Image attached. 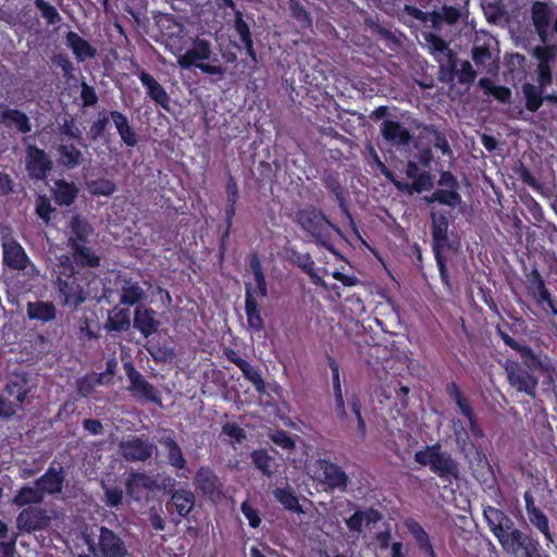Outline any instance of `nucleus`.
Here are the masks:
<instances>
[{"label": "nucleus", "mask_w": 557, "mask_h": 557, "mask_svg": "<svg viewBox=\"0 0 557 557\" xmlns=\"http://www.w3.org/2000/svg\"><path fill=\"white\" fill-rule=\"evenodd\" d=\"M483 518L502 549L513 557H550L539 539L516 528L513 520L499 508L483 507Z\"/></svg>", "instance_id": "f257e3e1"}, {"label": "nucleus", "mask_w": 557, "mask_h": 557, "mask_svg": "<svg viewBox=\"0 0 557 557\" xmlns=\"http://www.w3.org/2000/svg\"><path fill=\"white\" fill-rule=\"evenodd\" d=\"M53 286L59 304L76 310L88 298V292L79 283L78 272L69 256H61L53 267Z\"/></svg>", "instance_id": "f03ea898"}, {"label": "nucleus", "mask_w": 557, "mask_h": 557, "mask_svg": "<svg viewBox=\"0 0 557 557\" xmlns=\"http://www.w3.org/2000/svg\"><path fill=\"white\" fill-rule=\"evenodd\" d=\"M294 221L312 237L317 245L333 250L332 232L341 233V230L326 218L322 210L314 206L300 208L295 212Z\"/></svg>", "instance_id": "7ed1b4c3"}, {"label": "nucleus", "mask_w": 557, "mask_h": 557, "mask_svg": "<svg viewBox=\"0 0 557 557\" xmlns=\"http://www.w3.org/2000/svg\"><path fill=\"white\" fill-rule=\"evenodd\" d=\"M414 461L422 467H429L431 472L444 482L451 483L460 479L459 462L449 451L444 450L440 443L426 445L423 449L417 450Z\"/></svg>", "instance_id": "20e7f679"}, {"label": "nucleus", "mask_w": 557, "mask_h": 557, "mask_svg": "<svg viewBox=\"0 0 557 557\" xmlns=\"http://www.w3.org/2000/svg\"><path fill=\"white\" fill-rule=\"evenodd\" d=\"M211 54V42L197 37L193 40L191 47L187 49L184 54L178 57L177 63L184 70L196 67L203 74L223 77L226 73V69L221 64H214V62L219 61L218 58H214L212 63L205 62L210 60Z\"/></svg>", "instance_id": "39448f33"}, {"label": "nucleus", "mask_w": 557, "mask_h": 557, "mask_svg": "<svg viewBox=\"0 0 557 557\" xmlns=\"http://www.w3.org/2000/svg\"><path fill=\"white\" fill-rule=\"evenodd\" d=\"M405 174L407 178L412 180L411 183L398 181L394 173L392 180H388L400 191L421 194L434 187V176L432 173L426 170L420 171L419 163L414 159L407 161Z\"/></svg>", "instance_id": "423d86ee"}, {"label": "nucleus", "mask_w": 557, "mask_h": 557, "mask_svg": "<svg viewBox=\"0 0 557 557\" xmlns=\"http://www.w3.org/2000/svg\"><path fill=\"white\" fill-rule=\"evenodd\" d=\"M502 321L503 324L496 325V334L500 337L506 346L515 350L520 356L521 361L519 363L524 366L527 369L532 370L533 372L545 371L547 367L541 359L540 355L535 354L529 345L520 344L513 337H511L503 327L511 331L512 325H510L504 319H502Z\"/></svg>", "instance_id": "0eeeda50"}, {"label": "nucleus", "mask_w": 557, "mask_h": 557, "mask_svg": "<svg viewBox=\"0 0 557 557\" xmlns=\"http://www.w3.org/2000/svg\"><path fill=\"white\" fill-rule=\"evenodd\" d=\"M2 264L12 271H25L33 265L24 247L11 235L1 237Z\"/></svg>", "instance_id": "6e6552de"}, {"label": "nucleus", "mask_w": 557, "mask_h": 557, "mask_svg": "<svg viewBox=\"0 0 557 557\" xmlns=\"http://www.w3.org/2000/svg\"><path fill=\"white\" fill-rule=\"evenodd\" d=\"M506 372L509 384L520 393H525L531 397H535V392L539 385V379L530 369L521 366L519 361L507 363Z\"/></svg>", "instance_id": "1a4fd4ad"}, {"label": "nucleus", "mask_w": 557, "mask_h": 557, "mask_svg": "<svg viewBox=\"0 0 557 557\" xmlns=\"http://www.w3.org/2000/svg\"><path fill=\"white\" fill-rule=\"evenodd\" d=\"M317 468L321 471L320 482L326 491L344 492L348 487L349 476L338 465L329 459L319 458L315 461Z\"/></svg>", "instance_id": "9d476101"}, {"label": "nucleus", "mask_w": 557, "mask_h": 557, "mask_svg": "<svg viewBox=\"0 0 557 557\" xmlns=\"http://www.w3.org/2000/svg\"><path fill=\"white\" fill-rule=\"evenodd\" d=\"M25 152V166L30 178L36 181L46 180L53 168L48 153L36 145H28Z\"/></svg>", "instance_id": "9b49d317"}, {"label": "nucleus", "mask_w": 557, "mask_h": 557, "mask_svg": "<svg viewBox=\"0 0 557 557\" xmlns=\"http://www.w3.org/2000/svg\"><path fill=\"white\" fill-rule=\"evenodd\" d=\"M51 523L47 509L28 506L21 510L16 518V527L21 532L35 533L46 530Z\"/></svg>", "instance_id": "f8f14e48"}, {"label": "nucleus", "mask_w": 557, "mask_h": 557, "mask_svg": "<svg viewBox=\"0 0 557 557\" xmlns=\"http://www.w3.org/2000/svg\"><path fill=\"white\" fill-rule=\"evenodd\" d=\"M120 449L127 461H147L152 457L156 445L145 435L131 436L120 443Z\"/></svg>", "instance_id": "ddd939ff"}, {"label": "nucleus", "mask_w": 557, "mask_h": 557, "mask_svg": "<svg viewBox=\"0 0 557 557\" xmlns=\"http://www.w3.org/2000/svg\"><path fill=\"white\" fill-rule=\"evenodd\" d=\"M224 356L243 372L244 377L253 385L259 394H267V383L259 367L250 364L233 348H225Z\"/></svg>", "instance_id": "4468645a"}, {"label": "nucleus", "mask_w": 557, "mask_h": 557, "mask_svg": "<svg viewBox=\"0 0 557 557\" xmlns=\"http://www.w3.org/2000/svg\"><path fill=\"white\" fill-rule=\"evenodd\" d=\"M322 184L323 186L329 189L335 197V200L344 214V216L347 219L350 227L352 231L358 235V237L361 239L360 234L358 233L357 225L355 223L354 216L349 210L347 199H346V191L345 188L342 186L338 174L333 172H326L322 176Z\"/></svg>", "instance_id": "2eb2a0df"}, {"label": "nucleus", "mask_w": 557, "mask_h": 557, "mask_svg": "<svg viewBox=\"0 0 557 557\" xmlns=\"http://www.w3.org/2000/svg\"><path fill=\"white\" fill-rule=\"evenodd\" d=\"M97 547L101 557H126L128 555L124 541L107 527L99 529Z\"/></svg>", "instance_id": "dca6fc26"}, {"label": "nucleus", "mask_w": 557, "mask_h": 557, "mask_svg": "<svg viewBox=\"0 0 557 557\" xmlns=\"http://www.w3.org/2000/svg\"><path fill=\"white\" fill-rule=\"evenodd\" d=\"M380 133L388 145L396 148L407 147L412 140L410 131L404 124L394 120L383 121Z\"/></svg>", "instance_id": "f3484780"}, {"label": "nucleus", "mask_w": 557, "mask_h": 557, "mask_svg": "<svg viewBox=\"0 0 557 557\" xmlns=\"http://www.w3.org/2000/svg\"><path fill=\"white\" fill-rule=\"evenodd\" d=\"M431 235L433 251H445L454 249L448 238L449 221L444 212L431 214Z\"/></svg>", "instance_id": "a211bd4d"}, {"label": "nucleus", "mask_w": 557, "mask_h": 557, "mask_svg": "<svg viewBox=\"0 0 557 557\" xmlns=\"http://www.w3.org/2000/svg\"><path fill=\"white\" fill-rule=\"evenodd\" d=\"M0 125L5 128H15L21 134L32 132V123L28 115L16 108H11L0 102Z\"/></svg>", "instance_id": "6ab92c4d"}, {"label": "nucleus", "mask_w": 557, "mask_h": 557, "mask_svg": "<svg viewBox=\"0 0 557 557\" xmlns=\"http://www.w3.org/2000/svg\"><path fill=\"white\" fill-rule=\"evenodd\" d=\"M194 484L206 497H219L221 494L222 483L214 470L208 466H201L196 471Z\"/></svg>", "instance_id": "aec40b11"}, {"label": "nucleus", "mask_w": 557, "mask_h": 557, "mask_svg": "<svg viewBox=\"0 0 557 557\" xmlns=\"http://www.w3.org/2000/svg\"><path fill=\"white\" fill-rule=\"evenodd\" d=\"M133 325L145 338L150 337L160 326L157 311L151 307L137 306L134 310Z\"/></svg>", "instance_id": "412c9836"}, {"label": "nucleus", "mask_w": 557, "mask_h": 557, "mask_svg": "<svg viewBox=\"0 0 557 557\" xmlns=\"http://www.w3.org/2000/svg\"><path fill=\"white\" fill-rule=\"evenodd\" d=\"M69 250L71 263L75 269H96L101 264V257L87 244H74Z\"/></svg>", "instance_id": "4be33fe9"}, {"label": "nucleus", "mask_w": 557, "mask_h": 557, "mask_svg": "<svg viewBox=\"0 0 557 557\" xmlns=\"http://www.w3.org/2000/svg\"><path fill=\"white\" fill-rule=\"evenodd\" d=\"M196 505V496L188 488H175L171 492L168 509L176 512L180 518L189 520V513Z\"/></svg>", "instance_id": "5701e85b"}, {"label": "nucleus", "mask_w": 557, "mask_h": 557, "mask_svg": "<svg viewBox=\"0 0 557 557\" xmlns=\"http://www.w3.org/2000/svg\"><path fill=\"white\" fill-rule=\"evenodd\" d=\"M525 503V510L530 523L536 528L547 541L553 542V536L549 530V522L547 516L535 505L534 496L531 491H525L523 494Z\"/></svg>", "instance_id": "b1692460"}, {"label": "nucleus", "mask_w": 557, "mask_h": 557, "mask_svg": "<svg viewBox=\"0 0 557 557\" xmlns=\"http://www.w3.org/2000/svg\"><path fill=\"white\" fill-rule=\"evenodd\" d=\"M245 312L248 327L255 332H261L264 329V321L261 315L260 305L257 301L250 283L245 284Z\"/></svg>", "instance_id": "393cba45"}, {"label": "nucleus", "mask_w": 557, "mask_h": 557, "mask_svg": "<svg viewBox=\"0 0 557 557\" xmlns=\"http://www.w3.org/2000/svg\"><path fill=\"white\" fill-rule=\"evenodd\" d=\"M404 525L412 535L418 550L426 557H438L431 542L430 535L424 528L413 518H407Z\"/></svg>", "instance_id": "a878e982"}, {"label": "nucleus", "mask_w": 557, "mask_h": 557, "mask_svg": "<svg viewBox=\"0 0 557 557\" xmlns=\"http://www.w3.org/2000/svg\"><path fill=\"white\" fill-rule=\"evenodd\" d=\"M58 165L65 170H74L85 162L84 152L74 143L63 140L57 147Z\"/></svg>", "instance_id": "bb28decb"}, {"label": "nucleus", "mask_w": 557, "mask_h": 557, "mask_svg": "<svg viewBox=\"0 0 557 557\" xmlns=\"http://www.w3.org/2000/svg\"><path fill=\"white\" fill-rule=\"evenodd\" d=\"M137 77L146 88L147 95L162 109L170 110V97L164 87L158 83L152 75L141 70L137 73Z\"/></svg>", "instance_id": "cd10ccee"}, {"label": "nucleus", "mask_w": 557, "mask_h": 557, "mask_svg": "<svg viewBox=\"0 0 557 557\" xmlns=\"http://www.w3.org/2000/svg\"><path fill=\"white\" fill-rule=\"evenodd\" d=\"M64 473L63 469H55L53 467H49L47 471L36 480V485L41 490L42 495H55L62 492L64 484Z\"/></svg>", "instance_id": "c85d7f7f"}, {"label": "nucleus", "mask_w": 557, "mask_h": 557, "mask_svg": "<svg viewBox=\"0 0 557 557\" xmlns=\"http://www.w3.org/2000/svg\"><path fill=\"white\" fill-rule=\"evenodd\" d=\"M146 299V290L139 282L132 277L123 280L120 289V304L128 307L140 306L139 304Z\"/></svg>", "instance_id": "c756f323"}, {"label": "nucleus", "mask_w": 557, "mask_h": 557, "mask_svg": "<svg viewBox=\"0 0 557 557\" xmlns=\"http://www.w3.org/2000/svg\"><path fill=\"white\" fill-rule=\"evenodd\" d=\"M78 188L74 182H67L65 180H57L54 187L51 191L53 201L60 207L72 206L77 196Z\"/></svg>", "instance_id": "7c9ffc66"}, {"label": "nucleus", "mask_w": 557, "mask_h": 557, "mask_svg": "<svg viewBox=\"0 0 557 557\" xmlns=\"http://www.w3.org/2000/svg\"><path fill=\"white\" fill-rule=\"evenodd\" d=\"M29 392L28 379L26 374H15L7 382L4 393L8 398L16 403V408L24 403Z\"/></svg>", "instance_id": "2f4dec72"}, {"label": "nucleus", "mask_w": 557, "mask_h": 557, "mask_svg": "<svg viewBox=\"0 0 557 557\" xmlns=\"http://www.w3.org/2000/svg\"><path fill=\"white\" fill-rule=\"evenodd\" d=\"M70 230L71 235L67 239V247L74 246V244H87L89 236L94 232L89 222L78 214L72 216Z\"/></svg>", "instance_id": "473e14b6"}, {"label": "nucleus", "mask_w": 557, "mask_h": 557, "mask_svg": "<svg viewBox=\"0 0 557 557\" xmlns=\"http://www.w3.org/2000/svg\"><path fill=\"white\" fill-rule=\"evenodd\" d=\"M128 391L136 398H143L159 406L162 404L160 392L153 384L148 382L144 375L136 380L134 383H131Z\"/></svg>", "instance_id": "72a5a7b5"}, {"label": "nucleus", "mask_w": 557, "mask_h": 557, "mask_svg": "<svg viewBox=\"0 0 557 557\" xmlns=\"http://www.w3.org/2000/svg\"><path fill=\"white\" fill-rule=\"evenodd\" d=\"M159 443L166 450L168 463L176 470L187 468V460L184 457L181 446L173 436H163Z\"/></svg>", "instance_id": "f704fd0d"}, {"label": "nucleus", "mask_w": 557, "mask_h": 557, "mask_svg": "<svg viewBox=\"0 0 557 557\" xmlns=\"http://www.w3.org/2000/svg\"><path fill=\"white\" fill-rule=\"evenodd\" d=\"M110 117L112 119L114 126L120 135L122 141L127 147H135L138 143L137 134L131 127L128 119L125 114L120 111L112 110L110 111Z\"/></svg>", "instance_id": "c9c22d12"}, {"label": "nucleus", "mask_w": 557, "mask_h": 557, "mask_svg": "<svg viewBox=\"0 0 557 557\" xmlns=\"http://www.w3.org/2000/svg\"><path fill=\"white\" fill-rule=\"evenodd\" d=\"M437 62L440 63V81L446 84L453 83L456 79L457 69L461 62L457 53L450 49L442 58H437Z\"/></svg>", "instance_id": "e433bc0d"}, {"label": "nucleus", "mask_w": 557, "mask_h": 557, "mask_svg": "<svg viewBox=\"0 0 557 557\" xmlns=\"http://www.w3.org/2000/svg\"><path fill=\"white\" fill-rule=\"evenodd\" d=\"M66 45L71 48L76 59L84 61L96 55V49L75 32L66 34Z\"/></svg>", "instance_id": "4c0bfd02"}, {"label": "nucleus", "mask_w": 557, "mask_h": 557, "mask_svg": "<svg viewBox=\"0 0 557 557\" xmlns=\"http://www.w3.org/2000/svg\"><path fill=\"white\" fill-rule=\"evenodd\" d=\"M131 326V312H129V309L127 308H114L106 323H104V329L108 331V332H125L129 329Z\"/></svg>", "instance_id": "58836bf2"}, {"label": "nucleus", "mask_w": 557, "mask_h": 557, "mask_svg": "<svg viewBox=\"0 0 557 557\" xmlns=\"http://www.w3.org/2000/svg\"><path fill=\"white\" fill-rule=\"evenodd\" d=\"M250 458L255 468L258 469L263 475L271 478L275 473V459L268 453L267 449L259 448L252 450Z\"/></svg>", "instance_id": "ea45409f"}, {"label": "nucleus", "mask_w": 557, "mask_h": 557, "mask_svg": "<svg viewBox=\"0 0 557 557\" xmlns=\"http://www.w3.org/2000/svg\"><path fill=\"white\" fill-rule=\"evenodd\" d=\"M550 9L547 3L536 1L532 5V21L541 37L546 35L550 23Z\"/></svg>", "instance_id": "a19ab883"}, {"label": "nucleus", "mask_w": 557, "mask_h": 557, "mask_svg": "<svg viewBox=\"0 0 557 557\" xmlns=\"http://www.w3.org/2000/svg\"><path fill=\"white\" fill-rule=\"evenodd\" d=\"M423 199L429 205L437 202L450 208H456L461 203V195L459 191L446 188H437L430 196H425Z\"/></svg>", "instance_id": "79ce46f5"}, {"label": "nucleus", "mask_w": 557, "mask_h": 557, "mask_svg": "<svg viewBox=\"0 0 557 557\" xmlns=\"http://www.w3.org/2000/svg\"><path fill=\"white\" fill-rule=\"evenodd\" d=\"M44 498L45 497L41 493V490L38 487V485H36V486L24 485L14 495V497L12 499V504L17 507H24L27 505L30 506L33 504L42 503Z\"/></svg>", "instance_id": "37998d69"}, {"label": "nucleus", "mask_w": 557, "mask_h": 557, "mask_svg": "<svg viewBox=\"0 0 557 557\" xmlns=\"http://www.w3.org/2000/svg\"><path fill=\"white\" fill-rule=\"evenodd\" d=\"M292 262L306 273L315 285L322 284V278L315 272V262L308 252L293 251L290 256Z\"/></svg>", "instance_id": "c03bdc74"}, {"label": "nucleus", "mask_w": 557, "mask_h": 557, "mask_svg": "<svg viewBox=\"0 0 557 557\" xmlns=\"http://www.w3.org/2000/svg\"><path fill=\"white\" fill-rule=\"evenodd\" d=\"M544 88L539 85L535 86L531 83H525L522 86V94L525 99V109L532 113L536 112L546 101L544 94Z\"/></svg>", "instance_id": "a18cd8bd"}, {"label": "nucleus", "mask_w": 557, "mask_h": 557, "mask_svg": "<svg viewBox=\"0 0 557 557\" xmlns=\"http://www.w3.org/2000/svg\"><path fill=\"white\" fill-rule=\"evenodd\" d=\"M27 314L32 320L50 322L57 318V309L52 302L37 301L28 304Z\"/></svg>", "instance_id": "49530a36"}, {"label": "nucleus", "mask_w": 557, "mask_h": 557, "mask_svg": "<svg viewBox=\"0 0 557 557\" xmlns=\"http://www.w3.org/2000/svg\"><path fill=\"white\" fill-rule=\"evenodd\" d=\"M151 480L143 472H132L125 483L127 495L139 499L144 490L150 488Z\"/></svg>", "instance_id": "de8ad7c7"}, {"label": "nucleus", "mask_w": 557, "mask_h": 557, "mask_svg": "<svg viewBox=\"0 0 557 557\" xmlns=\"http://www.w3.org/2000/svg\"><path fill=\"white\" fill-rule=\"evenodd\" d=\"M273 496L286 510L296 513L304 512L296 493L289 486L276 487L273 491Z\"/></svg>", "instance_id": "09e8293b"}, {"label": "nucleus", "mask_w": 557, "mask_h": 557, "mask_svg": "<svg viewBox=\"0 0 557 557\" xmlns=\"http://www.w3.org/2000/svg\"><path fill=\"white\" fill-rule=\"evenodd\" d=\"M249 268L253 274L257 290L255 292V295H259L260 297H267L268 296V286L265 276L263 273V269L260 262V259L257 253H253L249 260Z\"/></svg>", "instance_id": "8fccbe9b"}, {"label": "nucleus", "mask_w": 557, "mask_h": 557, "mask_svg": "<svg viewBox=\"0 0 557 557\" xmlns=\"http://www.w3.org/2000/svg\"><path fill=\"white\" fill-rule=\"evenodd\" d=\"M102 374H98L96 372H90L76 381V392L82 398L89 397L95 387L101 384Z\"/></svg>", "instance_id": "3c124183"}, {"label": "nucleus", "mask_w": 557, "mask_h": 557, "mask_svg": "<svg viewBox=\"0 0 557 557\" xmlns=\"http://www.w3.org/2000/svg\"><path fill=\"white\" fill-rule=\"evenodd\" d=\"M460 18V11L451 5H444L441 12L434 11L431 13L430 21L434 26H440L443 22L448 25H454Z\"/></svg>", "instance_id": "603ef678"}, {"label": "nucleus", "mask_w": 557, "mask_h": 557, "mask_svg": "<svg viewBox=\"0 0 557 557\" xmlns=\"http://www.w3.org/2000/svg\"><path fill=\"white\" fill-rule=\"evenodd\" d=\"M88 191L94 196H111L116 190L115 184L108 178H97L87 183Z\"/></svg>", "instance_id": "864d4df0"}, {"label": "nucleus", "mask_w": 557, "mask_h": 557, "mask_svg": "<svg viewBox=\"0 0 557 557\" xmlns=\"http://www.w3.org/2000/svg\"><path fill=\"white\" fill-rule=\"evenodd\" d=\"M59 133L70 139L76 140L82 147L87 148L83 139V133L75 124L73 117L64 119L63 123L59 126Z\"/></svg>", "instance_id": "5fc2aeb1"}, {"label": "nucleus", "mask_w": 557, "mask_h": 557, "mask_svg": "<svg viewBox=\"0 0 557 557\" xmlns=\"http://www.w3.org/2000/svg\"><path fill=\"white\" fill-rule=\"evenodd\" d=\"M292 16L298 22L301 28L308 29L312 26V17L298 0L290 2Z\"/></svg>", "instance_id": "6e6d98bb"}, {"label": "nucleus", "mask_w": 557, "mask_h": 557, "mask_svg": "<svg viewBox=\"0 0 557 557\" xmlns=\"http://www.w3.org/2000/svg\"><path fill=\"white\" fill-rule=\"evenodd\" d=\"M35 7L40 11V15L48 25H55L61 21V16L52 4L46 0H35Z\"/></svg>", "instance_id": "4d7b16f0"}, {"label": "nucleus", "mask_w": 557, "mask_h": 557, "mask_svg": "<svg viewBox=\"0 0 557 557\" xmlns=\"http://www.w3.org/2000/svg\"><path fill=\"white\" fill-rule=\"evenodd\" d=\"M233 28H234L235 33L238 35L242 42L252 39L250 26L244 20V14L240 10H235V12H234Z\"/></svg>", "instance_id": "13d9d810"}, {"label": "nucleus", "mask_w": 557, "mask_h": 557, "mask_svg": "<svg viewBox=\"0 0 557 557\" xmlns=\"http://www.w3.org/2000/svg\"><path fill=\"white\" fill-rule=\"evenodd\" d=\"M426 129L433 136V138H432L433 147L437 150H441V152L444 157L447 156L448 158H451L453 150H451L449 143L446 138V135L443 132L435 128L434 126H431Z\"/></svg>", "instance_id": "bf43d9fd"}, {"label": "nucleus", "mask_w": 557, "mask_h": 557, "mask_svg": "<svg viewBox=\"0 0 557 557\" xmlns=\"http://www.w3.org/2000/svg\"><path fill=\"white\" fill-rule=\"evenodd\" d=\"M269 438L278 447L285 450H290L295 448L296 442L295 440L289 435V433L285 430H274L269 433Z\"/></svg>", "instance_id": "052dcab7"}, {"label": "nucleus", "mask_w": 557, "mask_h": 557, "mask_svg": "<svg viewBox=\"0 0 557 557\" xmlns=\"http://www.w3.org/2000/svg\"><path fill=\"white\" fill-rule=\"evenodd\" d=\"M425 40L430 47L431 52L435 55V58H442L446 52L450 49L448 44L438 35L430 33L425 35Z\"/></svg>", "instance_id": "680f3d73"}, {"label": "nucleus", "mask_w": 557, "mask_h": 557, "mask_svg": "<svg viewBox=\"0 0 557 557\" xmlns=\"http://www.w3.org/2000/svg\"><path fill=\"white\" fill-rule=\"evenodd\" d=\"M35 212L45 223H48L51 220V214L54 212V208L51 206L50 199L46 195H39L36 198Z\"/></svg>", "instance_id": "e2e57ef3"}, {"label": "nucleus", "mask_w": 557, "mask_h": 557, "mask_svg": "<svg viewBox=\"0 0 557 557\" xmlns=\"http://www.w3.org/2000/svg\"><path fill=\"white\" fill-rule=\"evenodd\" d=\"M480 86L485 88L491 95H493L500 102H507L510 99L511 91L505 86H493L487 78L480 79Z\"/></svg>", "instance_id": "0e129e2a"}, {"label": "nucleus", "mask_w": 557, "mask_h": 557, "mask_svg": "<svg viewBox=\"0 0 557 557\" xmlns=\"http://www.w3.org/2000/svg\"><path fill=\"white\" fill-rule=\"evenodd\" d=\"M454 435L456 444L461 450H466L472 445L471 435L460 420L454 423Z\"/></svg>", "instance_id": "69168bd1"}, {"label": "nucleus", "mask_w": 557, "mask_h": 557, "mask_svg": "<svg viewBox=\"0 0 557 557\" xmlns=\"http://www.w3.org/2000/svg\"><path fill=\"white\" fill-rule=\"evenodd\" d=\"M476 72L474 71L472 64L469 61L460 62L456 73L458 83L462 85H470L474 82Z\"/></svg>", "instance_id": "338daca9"}, {"label": "nucleus", "mask_w": 557, "mask_h": 557, "mask_svg": "<svg viewBox=\"0 0 557 557\" xmlns=\"http://www.w3.org/2000/svg\"><path fill=\"white\" fill-rule=\"evenodd\" d=\"M76 334L82 341H92L99 337L98 333L91 327V320L87 317L79 319Z\"/></svg>", "instance_id": "774afa93"}]
</instances>
